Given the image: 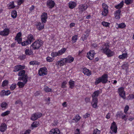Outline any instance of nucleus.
I'll return each mask as SVG.
<instances>
[{"label": "nucleus", "instance_id": "obj_1", "mask_svg": "<svg viewBox=\"0 0 134 134\" xmlns=\"http://www.w3.org/2000/svg\"><path fill=\"white\" fill-rule=\"evenodd\" d=\"M102 45L103 46L101 49L102 50L103 52L105 53L108 57L113 56L114 54V52L109 49V43L108 42L104 43Z\"/></svg>", "mask_w": 134, "mask_h": 134}, {"label": "nucleus", "instance_id": "obj_2", "mask_svg": "<svg viewBox=\"0 0 134 134\" xmlns=\"http://www.w3.org/2000/svg\"><path fill=\"white\" fill-rule=\"evenodd\" d=\"M108 75L106 74H104L101 77L96 79L95 84L97 85L100 82L103 83H106L108 81Z\"/></svg>", "mask_w": 134, "mask_h": 134}, {"label": "nucleus", "instance_id": "obj_3", "mask_svg": "<svg viewBox=\"0 0 134 134\" xmlns=\"http://www.w3.org/2000/svg\"><path fill=\"white\" fill-rule=\"evenodd\" d=\"M43 44V42L39 40H36L31 45V47L33 50L38 49Z\"/></svg>", "mask_w": 134, "mask_h": 134}, {"label": "nucleus", "instance_id": "obj_4", "mask_svg": "<svg viewBox=\"0 0 134 134\" xmlns=\"http://www.w3.org/2000/svg\"><path fill=\"white\" fill-rule=\"evenodd\" d=\"M18 76H20L18 78V80H25L26 78L27 79V77L26 74H25V71L23 70L19 71L18 74Z\"/></svg>", "mask_w": 134, "mask_h": 134}, {"label": "nucleus", "instance_id": "obj_5", "mask_svg": "<svg viewBox=\"0 0 134 134\" xmlns=\"http://www.w3.org/2000/svg\"><path fill=\"white\" fill-rule=\"evenodd\" d=\"M47 70L46 67L40 68L38 70V74L40 76H43L47 74Z\"/></svg>", "mask_w": 134, "mask_h": 134}, {"label": "nucleus", "instance_id": "obj_6", "mask_svg": "<svg viewBox=\"0 0 134 134\" xmlns=\"http://www.w3.org/2000/svg\"><path fill=\"white\" fill-rule=\"evenodd\" d=\"M110 132L111 133H116L117 132V127L115 122H113L111 124Z\"/></svg>", "mask_w": 134, "mask_h": 134}, {"label": "nucleus", "instance_id": "obj_7", "mask_svg": "<svg viewBox=\"0 0 134 134\" xmlns=\"http://www.w3.org/2000/svg\"><path fill=\"white\" fill-rule=\"evenodd\" d=\"M118 93L119 96L124 99L126 98L125 92L123 87H120L118 89Z\"/></svg>", "mask_w": 134, "mask_h": 134}, {"label": "nucleus", "instance_id": "obj_8", "mask_svg": "<svg viewBox=\"0 0 134 134\" xmlns=\"http://www.w3.org/2000/svg\"><path fill=\"white\" fill-rule=\"evenodd\" d=\"M42 116V114L41 113H36L32 114L31 118V120L34 121L38 118H40Z\"/></svg>", "mask_w": 134, "mask_h": 134}, {"label": "nucleus", "instance_id": "obj_9", "mask_svg": "<svg viewBox=\"0 0 134 134\" xmlns=\"http://www.w3.org/2000/svg\"><path fill=\"white\" fill-rule=\"evenodd\" d=\"M95 54L94 51L91 50L87 53V57L89 59L92 60L93 59Z\"/></svg>", "mask_w": 134, "mask_h": 134}, {"label": "nucleus", "instance_id": "obj_10", "mask_svg": "<svg viewBox=\"0 0 134 134\" xmlns=\"http://www.w3.org/2000/svg\"><path fill=\"white\" fill-rule=\"evenodd\" d=\"M25 68V66L24 65H18L14 67V70H13V71L14 72L18 71L24 69Z\"/></svg>", "mask_w": 134, "mask_h": 134}, {"label": "nucleus", "instance_id": "obj_11", "mask_svg": "<svg viewBox=\"0 0 134 134\" xmlns=\"http://www.w3.org/2000/svg\"><path fill=\"white\" fill-rule=\"evenodd\" d=\"M9 32V29L8 28L4 29L3 31H0V35L5 36L8 35Z\"/></svg>", "mask_w": 134, "mask_h": 134}, {"label": "nucleus", "instance_id": "obj_12", "mask_svg": "<svg viewBox=\"0 0 134 134\" xmlns=\"http://www.w3.org/2000/svg\"><path fill=\"white\" fill-rule=\"evenodd\" d=\"M47 14L46 13H42L41 15V19L43 23H45L47 21Z\"/></svg>", "mask_w": 134, "mask_h": 134}, {"label": "nucleus", "instance_id": "obj_13", "mask_svg": "<svg viewBox=\"0 0 134 134\" xmlns=\"http://www.w3.org/2000/svg\"><path fill=\"white\" fill-rule=\"evenodd\" d=\"M44 23L40 22H37L36 24V26L37 29L39 30H41L44 28Z\"/></svg>", "mask_w": 134, "mask_h": 134}, {"label": "nucleus", "instance_id": "obj_14", "mask_svg": "<svg viewBox=\"0 0 134 134\" xmlns=\"http://www.w3.org/2000/svg\"><path fill=\"white\" fill-rule=\"evenodd\" d=\"M65 61L66 63H71L74 60V58L70 55L68 56L66 58H65Z\"/></svg>", "mask_w": 134, "mask_h": 134}, {"label": "nucleus", "instance_id": "obj_15", "mask_svg": "<svg viewBox=\"0 0 134 134\" xmlns=\"http://www.w3.org/2000/svg\"><path fill=\"white\" fill-rule=\"evenodd\" d=\"M21 32L18 33L15 38V40H16L19 44H20L22 41V39L21 37Z\"/></svg>", "mask_w": 134, "mask_h": 134}, {"label": "nucleus", "instance_id": "obj_16", "mask_svg": "<svg viewBox=\"0 0 134 134\" xmlns=\"http://www.w3.org/2000/svg\"><path fill=\"white\" fill-rule=\"evenodd\" d=\"M88 8L87 5L85 4L80 5L79 6V12L82 13L83 11L85 10Z\"/></svg>", "mask_w": 134, "mask_h": 134}, {"label": "nucleus", "instance_id": "obj_17", "mask_svg": "<svg viewBox=\"0 0 134 134\" xmlns=\"http://www.w3.org/2000/svg\"><path fill=\"white\" fill-rule=\"evenodd\" d=\"M55 4L53 1L52 0H49L47 2V5L49 8H52L54 6Z\"/></svg>", "mask_w": 134, "mask_h": 134}, {"label": "nucleus", "instance_id": "obj_18", "mask_svg": "<svg viewBox=\"0 0 134 134\" xmlns=\"http://www.w3.org/2000/svg\"><path fill=\"white\" fill-rule=\"evenodd\" d=\"M23 80V82H19L17 85L20 88H23L24 86L27 83V79L26 78L25 80Z\"/></svg>", "mask_w": 134, "mask_h": 134}, {"label": "nucleus", "instance_id": "obj_19", "mask_svg": "<svg viewBox=\"0 0 134 134\" xmlns=\"http://www.w3.org/2000/svg\"><path fill=\"white\" fill-rule=\"evenodd\" d=\"M121 12L120 9H118L114 13L115 18L116 19L119 20L120 19Z\"/></svg>", "mask_w": 134, "mask_h": 134}, {"label": "nucleus", "instance_id": "obj_20", "mask_svg": "<svg viewBox=\"0 0 134 134\" xmlns=\"http://www.w3.org/2000/svg\"><path fill=\"white\" fill-rule=\"evenodd\" d=\"M60 131L59 129L57 128L53 129L49 132V134H58Z\"/></svg>", "mask_w": 134, "mask_h": 134}, {"label": "nucleus", "instance_id": "obj_21", "mask_svg": "<svg viewBox=\"0 0 134 134\" xmlns=\"http://www.w3.org/2000/svg\"><path fill=\"white\" fill-rule=\"evenodd\" d=\"M7 128V125L4 123L1 124L0 126V131L1 132H4L6 131Z\"/></svg>", "mask_w": 134, "mask_h": 134}, {"label": "nucleus", "instance_id": "obj_22", "mask_svg": "<svg viewBox=\"0 0 134 134\" xmlns=\"http://www.w3.org/2000/svg\"><path fill=\"white\" fill-rule=\"evenodd\" d=\"M98 99H93L92 102L91 104L92 107L94 108H96L97 107V103Z\"/></svg>", "mask_w": 134, "mask_h": 134}, {"label": "nucleus", "instance_id": "obj_23", "mask_svg": "<svg viewBox=\"0 0 134 134\" xmlns=\"http://www.w3.org/2000/svg\"><path fill=\"white\" fill-rule=\"evenodd\" d=\"M82 72L85 75L88 76H90L91 74V71L86 68H84L83 69Z\"/></svg>", "mask_w": 134, "mask_h": 134}, {"label": "nucleus", "instance_id": "obj_24", "mask_svg": "<svg viewBox=\"0 0 134 134\" xmlns=\"http://www.w3.org/2000/svg\"><path fill=\"white\" fill-rule=\"evenodd\" d=\"M100 94V92L99 90H97L93 92L92 94V97L93 99H98L97 97Z\"/></svg>", "mask_w": 134, "mask_h": 134}, {"label": "nucleus", "instance_id": "obj_25", "mask_svg": "<svg viewBox=\"0 0 134 134\" xmlns=\"http://www.w3.org/2000/svg\"><path fill=\"white\" fill-rule=\"evenodd\" d=\"M76 5V3L73 1H71L68 3L69 7L71 9H72L75 7Z\"/></svg>", "mask_w": 134, "mask_h": 134}, {"label": "nucleus", "instance_id": "obj_26", "mask_svg": "<svg viewBox=\"0 0 134 134\" xmlns=\"http://www.w3.org/2000/svg\"><path fill=\"white\" fill-rule=\"evenodd\" d=\"M80 116L79 115H77L75 116L74 118L72 120V122H74V121L75 122H77L80 120Z\"/></svg>", "mask_w": 134, "mask_h": 134}, {"label": "nucleus", "instance_id": "obj_27", "mask_svg": "<svg viewBox=\"0 0 134 134\" xmlns=\"http://www.w3.org/2000/svg\"><path fill=\"white\" fill-rule=\"evenodd\" d=\"M127 53H124L122 55H119L118 57L120 59H124L126 58L127 57Z\"/></svg>", "mask_w": 134, "mask_h": 134}, {"label": "nucleus", "instance_id": "obj_28", "mask_svg": "<svg viewBox=\"0 0 134 134\" xmlns=\"http://www.w3.org/2000/svg\"><path fill=\"white\" fill-rule=\"evenodd\" d=\"M116 25L118 26V27H116L117 29L119 28L123 29L125 28L126 26V25L125 24L123 23L120 24L116 23Z\"/></svg>", "mask_w": 134, "mask_h": 134}, {"label": "nucleus", "instance_id": "obj_29", "mask_svg": "<svg viewBox=\"0 0 134 134\" xmlns=\"http://www.w3.org/2000/svg\"><path fill=\"white\" fill-rule=\"evenodd\" d=\"M25 53L26 55H33V53L31 50L27 49L25 50Z\"/></svg>", "mask_w": 134, "mask_h": 134}, {"label": "nucleus", "instance_id": "obj_30", "mask_svg": "<svg viewBox=\"0 0 134 134\" xmlns=\"http://www.w3.org/2000/svg\"><path fill=\"white\" fill-rule=\"evenodd\" d=\"M39 125V122L37 121L33 122L31 125V128L32 129H33L34 128H35L38 126Z\"/></svg>", "mask_w": 134, "mask_h": 134}, {"label": "nucleus", "instance_id": "obj_31", "mask_svg": "<svg viewBox=\"0 0 134 134\" xmlns=\"http://www.w3.org/2000/svg\"><path fill=\"white\" fill-rule=\"evenodd\" d=\"M66 50V48H63L60 50L58 51V53L59 55H62L65 53Z\"/></svg>", "mask_w": 134, "mask_h": 134}, {"label": "nucleus", "instance_id": "obj_32", "mask_svg": "<svg viewBox=\"0 0 134 134\" xmlns=\"http://www.w3.org/2000/svg\"><path fill=\"white\" fill-rule=\"evenodd\" d=\"M21 45L23 46H27L28 44H30L31 42V41H29L28 39L24 41L23 42H21Z\"/></svg>", "mask_w": 134, "mask_h": 134}, {"label": "nucleus", "instance_id": "obj_33", "mask_svg": "<svg viewBox=\"0 0 134 134\" xmlns=\"http://www.w3.org/2000/svg\"><path fill=\"white\" fill-rule=\"evenodd\" d=\"M8 7L9 9L13 8L15 7L14 2H10L8 4Z\"/></svg>", "mask_w": 134, "mask_h": 134}, {"label": "nucleus", "instance_id": "obj_34", "mask_svg": "<svg viewBox=\"0 0 134 134\" xmlns=\"http://www.w3.org/2000/svg\"><path fill=\"white\" fill-rule=\"evenodd\" d=\"M65 58H63L60 60L58 62V64L60 66H63L64 64H66L65 61Z\"/></svg>", "mask_w": 134, "mask_h": 134}, {"label": "nucleus", "instance_id": "obj_35", "mask_svg": "<svg viewBox=\"0 0 134 134\" xmlns=\"http://www.w3.org/2000/svg\"><path fill=\"white\" fill-rule=\"evenodd\" d=\"M124 1H122L118 4L116 6L115 8L117 9H120V8L123 7L124 5Z\"/></svg>", "mask_w": 134, "mask_h": 134}, {"label": "nucleus", "instance_id": "obj_36", "mask_svg": "<svg viewBox=\"0 0 134 134\" xmlns=\"http://www.w3.org/2000/svg\"><path fill=\"white\" fill-rule=\"evenodd\" d=\"M17 15L16 11L15 10H13L11 12V16L13 18H16Z\"/></svg>", "mask_w": 134, "mask_h": 134}, {"label": "nucleus", "instance_id": "obj_37", "mask_svg": "<svg viewBox=\"0 0 134 134\" xmlns=\"http://www.w3.org/2000/svg\"><path fill=\"white\" fill-rule=\"evenodd\" d=\"M27 39L30 41L31 42L32 41L35 40L33 36L31 34L29 35L28 36Z\"/></svg>", "mask_w": 134, "mask_h": 134}, {"label": "nucleus", "instance_id": "obj_38", "mask_svg": "<svg viewBox=\"0 0 134 134\" xmlns=\"http://www.w3.org/2000/svg\"><path fill=\"white\" fill-rule=\"evenodd\" d=\"M108 13V10H103L102 13V14L103 16H106Z\"/></svg>", "mask_w": 134, "mask_h": 134}, {"label": "nucleus", "instance_id": "obj_39", "mask_svg": "<svg viewBox=\"0 0 134 134\" xmlns=\"http://www.w3.org/2000/svg\"><path fill=\"white\" fill-rule=\"evenodd\" d=\"M51 55L52 57H54L59 56L58 52H52L51 54Z\"/></svg>", "mask_w": 134, "mask_h": 134}, {"label": "nucleus", "instance_id": "obj_40", "mask_svg": "<svg viewBox=\"0 0 134 134\" xmlns=\"http://www.w3.org/2000/svg\"><path fill=\"white\" fill-rule=\"evenodd\" d=\"M102 25L104 26L108 27L110 26V23L105 21H103L102 23Z\"/></svg>", "mask_w": 134, "mask_h": 134}, {"label": "nucleus", "instance_id": "obj_41", "mask_svg": "<svg viewBox=\"0 0 134 134\" xmlns=\"http://www.w3.org/2000/svg\"><path fill=\"white\" fill-rule=\"evenodd\" d=\"M1 106L2 108L5 109L7 107L8 104L6 102H3L1 104Z\"/></svg>", "mask_w": 134, "mask_h": 134}, {"label": "nucleus", "instance_id": "obj_42", "mask_svg": "<svg viewBox=\"0 0 134 134\" xmlns=\"http://www.w3.org/2000/svg\"><path fill=\"white\" fill-rule=\"evenodd\" d=\"M74 81H72V80H70L69 81V85L70 87L71 88H72L74 86Z\"/></svg>", "mask_w": 134, "mask_h": 134}, {"label": "nucleus", "instance_id": "obj_43", "mask_svg": "<svg viewBox=\"0 0 134 134\" xmlns=\"http://www.w3.org/2000/svg\"><path fill=\"white\" fill-rule=\"evenodd\" d=\"M46 61L49 62H52L54 59L53 57H47L46 58Z\"/></svg>", "mask_w": 134, "mask_h": 134}, {"label": "nucleus", "instance_id": "obj_44", "mask_svg": "<svg viewBox=\"0 0 134 134\" xmlns=\"http://www.w3.org/2000/svg\"><path fill=\"white\" fill-rule=\"evenodd\" d=\"M78 36L77 35H74L72 37V41L73 43L75 42L77 39Z\"/></svg>", "mask_w": 134, "mask_h": 134}, {"label": "nucleus", "instance_id": "obj_45", "mask_svg": "<svg viewBox=\"0 0 134 134\" xmlns=\"http://www.w3.org/2000/svg\"><path fill=\"white\" fill-rule=\"evenodd\" d=\"M44 90L45 91L47 92H51L52 91L51 88H49L48 86H44Z\"/></svg>", "mask_w": 134, "mask_h": 134}, {"label": "nucleus", "instance_id": "obj_46", "mask_svg": "<svg viewBox=\"0 0 134 134\" xmlns=\"http://www.w3.org/2000/svg\"><path fill=\"white\" fill-rule=\"evenodd\" d=\"M10 113V111H6L2 113L1 114V116L3 117L4 116L8 115Z\"/></svg>", "mask_w": 134, "mask_h": 134}, {"label": "nucleus", "instance_id": "obj_47", "mask_svg": "<svg viewBox=\"0 0 134 134\" xmlns=\"http://www.w3.org/2000/svg\"><path fill=\"white\" fill-rule=\"evenodd\" d=\"M100 131L97 129L94 130L92 134H100Z\"/></svg>", "mask_w": 134, "mask_h": 134}, {"label": "nucleus", "instance_id": "obj_48", "mask_svg": "<svg viewBox=\"0 0 134 134\" xmlns=\"http://www.w3.org/2000/svg\"><path fill=\"white\" fill-rule=\"evenodd\" d=\"M133 2V0H125V3L126 4L128 5L132 3Z\"/></svg>", "mask_w": 134, "mask_h": 134}, {"label": "nucleus", "instance_id": "obj_49", "mask_svg": "<svg viewBox=\"0 0 134 134\" xmlns=\"http://www.w3.org/2000/svg\"><path fill=\"white\" fill-rule=\"evenodd\" d=\"M134 98V92L132 94H130L127 97V99L129 100H131Z\"/></svg>", "mask_w": 134, "mask_h": 134}, {"label": "nucleus", "instance_id": "obj_50", "mask_svg": "<svg viewBox=\"0 0 134 134\" xmlns=\"http://www.w3.org/2000/svg\"><path fill=\"white\" fill-rule=\"evenodd\" d=\"M102 8L103 9V10H108V6L105 3H103L102 4Z\"/></svg>", "mask_w": 134, "mask_h": 134}, {"label": "nucleus", "instance_id": "obj_51", "mask_svg": "<svg viewBox=\"0 0 134 134\" xmlns=\"http://www.w3.org/2000/svg\"><path fill=\"white\" fill-rule=\"evenodd\" d=\"M6 91L3 90L1 92L0 94L1 96H8V94H6Z\"/></svg>", "mask_w": 134, "mask_h": 134}, {"label": "nucleus", "instance_id": "obj_52", "mask_svg": "<svg viewBox=\"0 0 134 134\" xmlns=\"http://www.w3.org/2000/svg\"><path fill=\"white\" fill-rule=\"evenodd\" d=\"M16 86V84L14 83L13 84L10 86V88L11 90H13L15 88Z\"/></svg>", "mask_w": 134, "mask_h": 134}, {"label": "nucleus", "instance_id": "obj_53", "mask_svg": "<svg viewBox=\"0 0 134 134\" xmlns=\"http://www.w3.org/2000/svg\"><path fill=\"white\" fill-rule=\"evenodd\" d=\"M8 84V81L5 80L3 82L2 84V86L4 87L5 86H7Z\"/></svg>", "mask_w": 134, "mask_h": 134}, {"label": "nucleus", "instance_id": "obj_54", "mask_svg": "<svg viewBox=\"0 0 134 134\" xmlns=\"http://www.w3.org/2000/svg\"><path fill=\"white\" fill-rule=\"evenodd\" d=\"M90 116V113H87L83 115V117L84 118L86 119L89 117Z\"/></svg>", "mask_w": 134, "mask_h": 134}, {"label": "nucleus", "instance_id": "obj_55", "mask_svg": "<svg viewBox=\"0 0 134 134\" xmlns=\"http://www.w3.org/2000/svg\"><path fill=\"white\" fill-rule=\"evenodd\" d=\"M129 109V107L128 105H126L125 108L124 112L125 113L127 114V112Z\"/></svg>", "mask_w": 134, "mask_h": 134}, {"label": "nucleus", "instance_id": "obj_56", "mask_svg": "<svg viewBox=\"0 0 134 134\" xmlns=\"http://www.w3.org/2000/svg\"><path fill=\"white\" fill-rule=\"evenodd\" d=\"M67 83L66 81H65L63 82L62 85V87L63 88H65L66 87V85Z\"/></svg>", "mask_w": 134, "mask_h": 134}, {"label": "nucleus", "instance_id": "obj_57", "mask_svg": "<svg viewBox=\"0 0 134 134\" xmlns=\"http://www.w3.org/2000/svg\"><path fill=\"white\" fill-rule=\"evenodd\" d=\"M25 0H19L18 2V4L19 5H20Z\"/></svg>", "mask_w": 134, "mask_h": 134}, {"label": "nucleus", "instance_id": "obj_58", "mask_svg": "<svg viewBox=\"0 0 134 134\" xmlns=\"http://www.w3.org/2000/svg\"><path fill=\"white\" fill-rule=\"evenodd\" d=\"M80 129H77L75 131L74 134H80Z\"/></svg>", "mask_w": 134, "mask_h": 134}, {"label": "nucleus", "instance_id": "obj_59", "mask_svg": "<svg viewBox=\"0 0 134 134\" xmlns=\"http://www.w3.org/2000/svg\"><path fill=\"white\" fill-rule=\"evenodd\" d=\"M36 64V62L35 61H31L30 62V64L31 65H34Z\"/></svg>", "mask_w": 134, "mask_h": 134}, {"label": "nucleus", "instance_id": "obj_60", "mask_svg": "<svg viewBox=\"0 0 134 134\" xmlns=\"http://www.w3.org/2000/svg\"><path fill=\"white\" fill-rule=\"evenodd\" d=\"M110 113H108L106 116V118L108 119L110 118Z\"/></svg>", "mask_w": 134, "mask_h": 134}, {"label": "nucleus", "instance_id": "obj_61", "mask_svg": "<svg viewBox=\"0 0 134 134\" xmlns=\"http://www.w3.org/2000/svg\"><path fill=\"white\" fill-rule=\"evenodd\" d=\"M85 100L86 103L89 102L90 101V98H85Z\"/></svg>", "mask_w": 134, "mask_h": 134}, {"label": "nucleus", "instance_id": "obj_62", "mask_svg": "<svg viewBox=\"0 0 134 134\" xmlns=\"http://www.w3.org/2000/svg\"><path fill=\"white\" fill-rule=\"evenodd\" d=\"M62 106L64 107H66L67 106V104L66 103V102H64L63 104H62Z\"/></svg>", "mask_w": 134, "mask_h": 134}, {"label": "nucleus", "instance_id": "obj_63", "mask_svg": "<svg viewBox=\"0 0 134 134\" xmlns=\"http://www.w3.org/2000/svg\"><path fill=\"white\" fill-rule=\"evenodd\" d=\"M34 6L33 5H32L30 8V10L31 11H32L34 10Z\"/></svg>", "mask_w": 134, "mask_h": 134}, {"label": "nucleus", "instance_id": "obj_64", "mask_svg": "<svg viewBox=\"0 0 134 134\" xmlns=\"http://www.w3.org/2000/svg\"><path fill=\"white\" fill-rule=\"evenodd\" d=\"M75 24L74 23H71L70 24V27H72L73 26H74L75 25Z\"/></svg>", "mask_w": 134, "mask_h": 134}]
</instances>
